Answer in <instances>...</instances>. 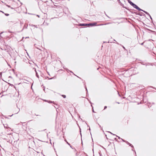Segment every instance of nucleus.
<instances>
[{
    "label": "nucleus",
    "instance_id": "f257e3e1",
    "mask_svg": "<svg viewBox=\"0 0 156 156\" xmlns=\"http://www.w3.org/2000/svg\"><path fill=\"white\" fill-rule=\"evenodd\" d=\"M133 7H134L135 8H136L139 11H143V10L141 9L137 5H136L135 4L134 5Z\"/></svg>",
    "mask_w": 156,
    "mask_h": 156
},
{
    "label": "nucleus",
    "instance_id": "f03ea898",
    "mask_svg": "<svg viewBox=\"0 0 156 156\" xmlns=\"http://www.w3.org/2000/svg\"><path fill=\"white\" fill-rule=\"evenodd\" d=\"M96 23H88L87 24V26H95L96 25Z\"/></svg>",
    "mask_w": 156,
    "mask_h": 156
},
{
    "label": "nucleus",
    "instance_id": "7ed1b4c3",
    "mask_svg": "<svg viewBox=\"0 0 156 156\" xmlns=\"http://www.w3.org/2000/svg\"><path fill=\"white\" fill-rule=\"evenodd\" d=\"M79 25L80 26H87V24L80 23L79 24Z\"/></svg>",
    "mask_w": 156,
    "mask_h": 156
},
{
    "label": "nucleus",
    "instance_id": "20e7f679",
    "mask_svg": "<svg viewBox=\"0 0 156 156\" xmlns=\"http://www.w3.org/2000/svg\"><path fill=\"white\" fill-rule=\"evenodd\" d=\"M23 82H24V83H28V82H29V81L28 80L24 79H23Z\"/></svg>",
    "mask_w": 156,
    "mask_h": 156
},
{
    "label": "nucleus",
    "instance_id": "39448f33",
    "mask_svg": "<svg viewBox=\"0 0 156 156\" xmlns=\"http://www.w3.org/2000/svg\"><path fill=\"white\" fill-rule=\"evenodd\" d=\"M146 14H147L150 17V18L151 19H152V18L151 17V16H150V15L149 14V13H148L147 12H146V11H144L143 10V11Z\"/></svg>",
    "mask_w": 156,
    "mask_h": 156
},
{
    "label": "nucleus",
    "instance_id": "423d86ee",
    "mask_svg": "<svg viewBox=\"0 0 156 156\" xmlns=\"http://www.w3.org/2000/svg\"><path fill=\"white\" fill-rule=\"evenodd\" d=\"M127 144L128 145H129L130 146L132 147H133V146L130 144L129 143L128 141L126 142Z\"/></svg>",
    "mask_w": 156,
    "mask_h": 156
},
{
    "label": "nucleus",
    "instance_id": "0eeeda50",
    "mask_svg": "<svg viewBox=\"0 0 156 156\" xmlns=\"http://www.w3.org/2000/svg\"><path fill=\"white\" fill-rule=\"evenodd\" d=\"M35 71L36 72V76H37V77L38 78H39V76L38 75V74H37V72H36V69H35Z\"/></svg>",
    "mask_w": 156,
    "mask_h": 156
},
{
    "label": "nucleus",
    "instance_id": "6e6552de",
    "mask_svg": "<svg viewBox=\"0 0 156 156\" xmlns=\"http://www.w3.org/2000/svg\"><path fill=\"white\" fill-rule=\"evenodd\" d=\"M128 2H129V4L131 5L133 3V2H131L129 0H128Z\"/></svg>",
    "mask_w": 156,
    "mask_h": 156
},
{
    "label": "nucleus",
    "instance_id": "1a4fd4ad",
    "mask_svg": "<svg viewBox=\"0 0 156 156\" xmlns=\"http://www.w3.org/2000/svg\"><path fill=\"white\" fill-rule=\"evenodd\" d=\"M20 109H18V111H17L16 112H15V114H17L20 111Z\"/></svg>",
    "mask_w": 156,
    "mask_h": 156
},
{
    "label": "nucleus",
    "instance_id": "9d476101",
    "mask_svg": "<svg viewBox=\"0 0 156 156\" xmlns=\"http://www.w3.org/2000/svg\"><path fill=\"white\" fill-rule=\"evenodd\" d=\"M5 15L6 16H8L9 15V14H7V13H5Z\"/></svg>",
    "mask_w": 156,
    "mask_h": 156
},
{
    "label": "nucleus",
    "instance_id": "9b49d317",
    "mask_svg": "<svg viewBox=\"0 0 156 156\" xmlns=\"http://www.w3.org/2000/svg\"><path fill=\"white\" fill-rule=\"evenodd\" d=\"M62 96L64 98H65L66 97V95H62Z\"/></svg>",
    "mask_w": 156,
    "mask_h": 156
},
{
    "label": "nucleus",
    "instance_id": "f8f14e48",
    "mask_svg": "<svg viewBox=\"0 0 156 156\" xmlns=\"http://www.w3.org/2000/svg\"><path fill=\"white\" fill-rule=\"evenodd\" d=\"M134 5L135 4L133 3L131 5H132L133 7Z\"/></svg>",
    "mask_w": 156,
    "mask_h": 156
},
{
    "label": "nucleus",
    "instance_id": "ddd939ff",
    "mask_svg": "<svg viewBox=\"0 0 156 156\" xmlns=\"http://www.w3.org/2000/svg\"><path fill=\"white\" fill-rule=\"evenodd\" d=\"M107 108V107L106 106H105L104 109H105Z\"/></svg>",
    "mask_w": 156,
    "mask_h": 156
},
{
    "label": "nucleus",
    "instance_id": "4468645a",
    "mask_svg": "<svg viewBox=\"0 0 156 156\" xmlns=\"http://www.w3.org/2000/svg\"><path fill=\"white\" fill-rule=\"evenodd\" d=\"M67 143L69 145H70V144L68 142H67Z\"/></svg>",
    "mask_w": 156,
    "mask_h": 156
},
{
    "label": "nucleus",
    "instance_id": "2eb2a0df",
    "mask_svg": "<svg viewBox=\"0 0 156 156\" xmlns=\"http://www.w3.org/2000/svg\"><path fill=\"white\" fill-rule=\"evenodd\" d=\"M69 146H70V147L71 148H72V149H73V148L72 147V146L70 145H69Z\"/></svg>",
    "mask_w": 156,
    "mask_h": 156
},
{
    "label": "nucleus",
    "instance_id": "dca6fc26",
    "mask_svg": "<svg viewBox=\"0 0 156 156\" xmlns=\"http://www.w3.org/2000/svg\"><path fill=\"white\" fill-rule=\"evenodd\" d=\"M111 133L112 134V135H115V134H113L112 133Z\"/></svg>",
    "mask_w": 156,
    "mask_h": 156
},
{
    "label": "nucleus",
    "instance_id": "f3484780",
    "mask_svg": "<svg viewBox=\"0 0 156 156\" xmlns=\"http://www.w3.org/2000/svg\"><path fill=\"white\" fill-rule=\"evenodd\" d=\"M116 136L117 137H118V138H119V139H120V137H119L118 136Z\"/></svg>",
    "mask_w": 156,
    "mask_h": 156
},
{
    "label": "nucleus",
    "instance_id": "a211bd4d",
    "mask_svg": "<svg viewBox=\"0 0 156 156\" xmlns=\"http://www.w3.org/2000/svg\"><path fill=\"white\" fill-rule=\"evenodd\" d=\"M7 6L8 7H10V6H9V5H7Z\"/></svg>",
    "mask_w": 156,
    "mask_h": 156
},
{
    "label": "nucleus",
    "instance_id": "6ab92c4d",
    "mask_svg": "<svg viewBox=\"0 0 156 156\" xmlns=\"http://www.w3.org/2000/svg\"><path fill=\"white\" fill-rule=\"evenodd\" d=\"M53 78L52 77V78H50V79H52Z\"/></svg>",
    "mask_w": 156,
    "mask_h": 156
},
{
    "label": "nucleus",
    "instance_id": "aec40b11",
    "mask_svg": "<svg viewBox=\"0 0 156 156\" xmlns=\"http://www.w3.org/2000/svg\"><path fill=\"white\" fill-rule=\"evenodd\" d=\"M86 90H87V88H86Z\"/></svg>",
    "mask_w": 156,
    "mask_h": 156
},
{
    "label": "nucleus",
    "instance_id": "412c9836",
    "mask_svg": "<svg viewBox=\"0 0 156 156\" xmlns=\"http://www.w3.org/2000/svg\"><path fill=\"white\" fill-rule=\"evenodd\" d=\"M122 141H124V140H123L122 139Z\"/></svg>",
    "mask_w": 156,
    "mask_h": 156
},
{
    "label": "nucleus",
    "instance_id": "4be33fe9",
    "mask_svg": "<svg viewBox=\"0 0 156 156\" xmlns=\"http://www.w3.org/2000/svg\"><path fill=\"white\" fill-rule=\"evenodd\" d=\"M123 48L125 49V47L124 46H123Z\"/></svg>",
    "mask_w": 156,
    "mask_h": 156
},
{
    "label": "nucleus",
    "instance_id": "5701e85b",
    "mask_svg": "<svg viewBox=\"0 0 156 156\" xmlns=\"http://www.w3.org/2000/svg\"><path fill=\"white\" fill-rule=\"evenodd\" d=\"M143 43H142L141 44H142V45H143Z\"/></svg>",
    "mask_w": 156,
    "mask_h": 156
},
{
    "label": "nucleus",
    "instance_id": "b1692460",
    "mask_svg": "<svg viewBox=\"0 0 156 156\" xmlns=\"http://www.w3.org/2000/svg\"><path fill=\"white\" fill-rule=\"evenodd\" d=\"M13 115V114H12L11 115H10V116H12V115Z\"/></svg>",
    "mask_w": 156,
    "mask_h": 156
}]
</instances>
